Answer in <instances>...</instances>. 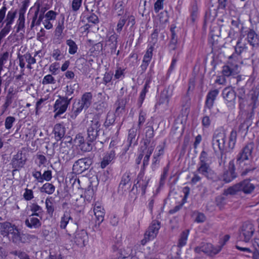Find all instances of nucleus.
Here are the masks:
<instances>
[{"label": "nucleus", "mask_w": 259, "mask_h": 259, "mask_svg": "<svg viewBox=\"0 0 259 259\" xmlns=\"http://www.w3.org/2000/svg\"><path fill=\"white\" fill-rule=\"evenodd\" d=\"M145 170V169H144L143 167H142L137 177V184H139L138 187L141 189L142 195L143 196L146 193V190L150 181L149 178L147 179L146 177L145 179H144Z\"/></svg>", "instance_id": "16"}, {"label": "nucleus", "mask_w": 259, "mask_h": 259, "mask_svg": "<svg viewBox=\"0 0 259 259\" xmlns=\"http://www.w3.org/2000/svg\"><path fill=\"white\" fill-rule=\"evenodd\" d=\"M13 98L14 95H10V93L7 94L6 98L5 103L3 105V108L4 109V110H6L7 108L12 104Z\"/></svg>", "instance_id": "56"}, {"label": "nucleus", "mask_w": 259, "mask_h": 259, "mask_svg": "<svg viewBox=\"0 0 259 259\" xmlns=\"http://www.w3.org/2000/svg\"><path fill=\"white\" fill-rule=\"evenodd\" d=\"M13 225V224L7 221L0 223V234L4 237H7Z\"/></svg>", "instance_id": "31"}, {"label": "nucleus", "mask_w": 259, "mask_h": 259, "mask_svg": "<svg viewBox=\"0 0 259 259\" xmlns=\"http://www.w3.org/2000/svg\"><path fill=\"white\" fill-rule=\"evenodd\" d=\"M222 96L225 104L231 108L235 107L236 93L231 87H226L223 90Z\"/></svg>", "instance_id": "10"}, {"label": "nucleus", "mask_w": 259, "mask_h": 259, "mask_svg": "<svg viewBox=\"0 0 259 259\" xmlns=\"http://www.w3.org/2000/svg\"><path fill=\"white\" fill-rule=\"evenodd\" d=\"M66 45L69 47L68 52L71 55H73L77 52L78 47L75 41L71 39L66 40Z\"/></svg>", "instance_id": "39"}, {"label": "nucleus", "mask_w": 259, "mask_h": 259, "mask_svg": "<svg viewBox=\"0 0 259 259\" xmlns=\"http://www.w3.org/2000/svg\"><path fill=\"white\" fill-rule=\"evenodd\" d=\"M94 142H89L88 138H86V141L81 145V149L83 151H90L93 149V143Z\"/></svg>", "instance_id": "49"}, {"label": "nucleus", "mask_w": 259, "mask_h": 259, "mask_svg": "<svg viewBox=\"0 0 259 259\" xmlns=\"http://www.w3.org/2000/svg\"><path fill=\"white\" fill-rule=\"evenodd\" d=\"M17 13V11L16 10H12L8 12L6 18L5 20V22L6 23V24L11 26L14 22Z\"/></svg>", "instance_id": "37"}, {"label": "nucleus", "mask_w": 259, "mask_h": 259, "mask_svg": "<svg viewBox=\"0 0 259 259\" xmlns=\"http://www.w3.org/2000/svg\"><path fill=\"white\" fill-rule=\"evenodd\" d=\"M46 206L48 213L52 216L54 211V207L53 203L48 198L46 200Z\"/></svg>", "instance_id": "52"}, {"label": "nucleus", "mask_w": 259, "mask_h": 259, "mask_svg": "<svg viewBox=\"0 0 259 259\" xmlns=\"http://www.w3.org/2000/svg\"><path fill=\"white\" fill-rule=\"evenodd\" d=\"M116 158V153L114 149L107 151L100 162V167L102 168H105L109 164L113 162V160Z\"/></svg>", "instance_id": "15"}, {"label": "nucleus", "mask_w": 259, "mask_h": 259, "mask_svg": "<svg viewBox=\"0 0 259 259\" xmlns=\"http://www.w3.org/2000/svg\"><path fill=\"white\" fill-rule=\"evenodd\" d=\"M133 255V249L131 247H126L121 250L119 256H121L122 259L127 258Z\"/></svg>", "instance_id": "46"}, {"label": "nucleus", "mask_w": 259, "mask_h": 259, "mask_svg": "<svg viewBox=\"0 0 259 259\" xmlns=\"http://www.w3.org/2000/svg\"><path fill=\"white\" fill-rule=\"evenodd\" d=\"M153 48H154L153 46H151L147 49L145 54L144 56L143 60L144 62L150 63L153 55Z\"/></svg>", "instance_id": "50"}, {"label": "nucleus", "mask_w": 259, "mask_h": 259, "mask_svg": "<svg viewBox=\"0 0 259 259\" xmlns=\"http://www.w3.org/2000/svg\"><path fill=\"white\" fill-rule=\"evenodd\" d=\"M127 20V19L126 18V17L125 16L120 18V19L118 21L117 24V28L116 29V30L117 33H120L121 31L122 30L123 27L125 25Z\"/></svg>", "instance_id": "48"}, {"label": "nucleus", "mask_w": 259, "mask_h": 259, "mask_svg": "<svg viewBox=\"0 0 259 259\" xmlns=\"http://www.w3.org/2000/svg\"><path fill=\"white\" fill-rule=\"evenodd\" d=\"M246 35L247 41L252 47H255L258 45V36L253 29H249L247 31Z\"/></svg>", "instance_id": "25"}, {"label": "nucleus", "mask_w": 259, "mask_h": 259, "mask_svg": "<svg viewBox=\"0 0 259 259\" xmlns=\"http://www.w3.org/2000/svg\"><path fill=\"white\" fill-rule=\"evenodd\" d=\"M15 121V118L13 116H8L5 120V127L7 130L11 128L13 123Z\"/></svg>", "instance_id": "55"}, {"label": "nucleus", "mask_w": 259, "mask_h": 259, "mask_svg": "<svg viewBox=\"0 0 259 259\" xmlns=\"http://www.w3.org/2000/svg\"><path fill=\"white\" fill-rule=\"evenodd\" d=\"M189 230H185L182 232L180 235V238L179 239L178 246L179 247H182L185 246L186 244L187 240L188 239V236L189 235Z\"/></svg>", "instance_id": "38"}, {"label": "nucleus", "mask_w": 259, "mask_h": 259, "mask_svg": "<svg viewBox=\"0 0 259 259\" xmlns=\"http://www.w3.org/2000/svg\"><path fill=\"white\" fill-rule=\"evenodd\" d=\"M74 242L80 246H84L85 239L87 238V233L84 230L76 231L74 234Z\"/></svg>", "instance_id": "22"}, {"label": "nucleus", "mask_w": 259, "mask_h": 259, "mask_svg": "<svg viewBox=\"0 0 259 259\" xmlns=\"http://www.w3.org/2000/svg\"><path fill=\"white\" fill-rule=\"evenodd\" d=\"M255 231L253 225L249 222L244 223L240 228V238L242 241L248 242L251 239Z\"/></svg>", "instance_id": "7"}, {"label": "nucleus", "mask_w": 259, "mask_h": 259, "mask_svg": "<svg viewBox=\"0 0 259 259\" xmlns=\"http://www.w3.org/2000/svg\"><path fill=\"white\" fill-rule=\"evenodd\" d=\"M94 214L96 217L97 220L98 221V225H100L104 220L105 212L104 211L94 212Z\"/></svg>", "instance_id": "63"}, {"label": "nucleus", "mask_w": 259, "mask_h": 259, "mask_svg": "<svg viewBox=\"0 0 259 259\" xmlns=\"http://www.w3.org/2000/svg\"><path fill=\"white\" fill-rule=\"evenodd\" d=\"M190 11V16L187 19V23L189 26H193L198 17V8L196 3L191 6Z\"/></svg>", "instance_id": "29"}, {"label": "nucleus", "mask_w": 259, "mask_h": 259, "mask_svg": "<svg viewBox=\"0 0 259 259\" xmlns=\"http://www.w3.org/2000/svg\"><path fill=\"white\" fill-rule=\"evenodd\" d=\"M237 133L235 130H232L229 136V142L228 144V149L229 151L232 150L235 146Z\"/></svg>", "instance_id": "34"}, {"label": "nucleus", "mask_w": 259, "mask_h": 259, "mask_svg": "<svg viewBox=\"0 0 259 259\" xmlns=\"http://www.w3.org/2000/svg\"><path fill=\"white\" fill-rule=\"evenodd\" d=\"M38 54V52H36L34 55V57H33L31 56L30 53H26L24 55V58L25 59L26 61L28 64H34L36 63V60L34 57Z\"/></svg>", "instance_id": "57"}, {"label": "nucleus", "mask_w": 259, "mask_h": 259, "mask_svg": "<svg viewBox=\"0 0 259 259\" xmlns=\"http://www.w3.org/2000/svg\"><path fill=\"white\" fill-rule=\"evenodd\" d=\"M146 113L142 111L140 112L138 125L139 129L141 128V126L145 122L146 120Z\"/></svg>", "instance_id": "62"}, {"label": "nucleus", "mask_w": 259, "mask_h": 259, "mask_svg": "<svg viewBox=\"0 0 259 259\" xmlns=\"http://www.w3.org/2000/svg\"><path fill=\"white\" fill-rule=\"evenodd\" d=\"M78 89L79 84L78 83L67 85L66 87L65 96L64 97L69 98V97L71 96L74 94V91Z\"/></svg>", "instance_id": "36"}, {"label": "nucleus", "mask_w": 259, "mask_h": 259, "mask_svg": "<svg viewBox=\"0 0 259 259\" xmlns=\"http://www.w3.org/2000/svg\"><path fill=\"white\" fill-rule=\"evenodd\" d=\"M153 73V70H152V67L151 66L149 71L147 74L148 76L144 85V88L140 93V96L137 102V105H138L139 107H141L145 98L146 95L148 91V89L150 88L149 84L151 81V76Z\"/></svg>", "instance_id": "14"}, {"label": "nucleus", "mask_w": 259, "mask_h": 259, "mask_svg": "<svg viewBox=\"0 0 259 259\" xmlns=\"http://www.w3.org/2000/svg\"><path fill=\"white\" fill-rule=\"evenodd\" d=\"M101 124L98 117H95L91 121L87 128V138H88L89 142H95L99 136Z\"/></svg>", "instance_id": "5"}, {"label": "nucleus", "mask_w": 259, "mask_h": 259, "mask_svg": "<svg viewBox=\"0 0 259 259\" xmlns=\"http://www.w3.org/2000/svg\"><path fill=\"white\" fill-rule=\"evenodd\" d=\"M235 166L234 164V160H232L230 161L228 169L224 170L222 178L223 181L226 183L232 182L233 180L236 179L238 175L235 172Z\"/></svg>", "instance_id": "12"}, {"label": "nucleus", "mask_w": 259, "mask_h": 259, "mask_svg": "<svg viewBox=\"0 0 259 259\" xmlns=\"http://www.w3.org/2000/svg\"><path fill=\"white\" fill-rule=\"evenodd\" d=\"M115 120V116L112 113H108L106 119L104 123V126L108 128L110 125L113 124Z\"/></svg>", "instance_id": "43"}, {"label": "nucleus", "mask_w": 259, "mask_h": 259, "mask_svg": "<svg viewBox=\"0 0 259 259\" xmlns=\"http://www.w3.org/2000/svg\"><path fill=\"white\" fill-rule=\"evenodd\" d=\"M55 189V187L52 184L47 183L41 187L40 190L41 192L52 194L54 193Z\"/></svg>", "instance_id": "41"}, {"label": "nucleus", "mask_w": 259, "mask_h": 259, "mask_svg": "<svg viewBox=\"0 0 259 259\" xmlns=\"http://www.w3.org/2000/svg\"><path fill=\"white\" fill-rule=\"evenodd\" d=\"M47 10H48V8L47 7H40L39 4L37 5L36 10L35 11L34 15L33 16L31 24L30 25L31 29H32L34 27V26H35V22L37 18L39 13L44 14Z\"/></svg>", "instance_id": "35"}, {"label": "nucleus", "mask_w": 259, "mask_h": 259, "mask_svg": "<svg viewBox=\"0 0 259 259\" xmlns=\"http://www.w3.org/2000/svg\"><path fill=\"white\" fill-rule=\"evenodd\" d=\"M92 163V158L90 157L79 159L74 162L73 165V172L77 175L81 174L88 170Z\"/></svg>", "instance_id": "6"}, {"label": "nucleus", "mask_w": 259, "mask_h": 259, "mask_svg": "<svg viewBox=\"0 0 259 259\" xmlns=\"http://www.w3.org/2000/svg\"><path fill=\"white\" fill-rule=\"evenodd\" d=\"M93 11V10H92L90 15L88 16L87 19L89 22L94 24H97L99 23V18L96 14L92 13Z\"/></svg>", "instance_id": "53"}, {"label": "nucleus", "mask_w": 259, "mask_h": 259, "mask_svg": "<svg viewBox=\"0 0 259 259\" xmlns=\"http://www.w3.org/2000/svg\"><path fill=\"white\" fill-rule=\"evenodd\" d=\"M94 195L93 187L91 185H89L87 189L85 190L84 193V199L86 200L88 202H91Z\"/></svg>", "instance_id": "42"}, {"label": "nucleus", "mask_w": 259, "mask_h": 259, "mask_svg": "<svg viewBox=\"0 0 259 259\" xmlns=\"http://www.w3.org/2000/svg\"><path fill=\"white\" fill-rule=\"evenodd\" d=\"M64 28V21L59 22L57 26L56 27L55 31V35L57 36H60L62 33L63 30Z\"/></svg>", "instance_id": "59"}, {"label": "nucleus", "mask_w": 259, "mask_h": 259, "mask_svg": "<svg viewBox=\"0 0 259 259\" xmlns=\"http://www.w3.org/2000/svg\"><path fill=\"white\" fill-rule=\"evenodd\" d=\"M131 175L130 171H126L123 174L118 188L117 191L118 193L123 194L126 191L125 186L131 182Z\"/></svg>", "instance_id": "20"}, {"label": "nucleus", "mask_w": 259, "mask_h": 259, "mask_svg": "<svg viewBox=\"0 0 259 259\" xmlns=\"http://www.w3.org/2000/svg\"><path fill=\"white\" fill-rule=\"evenodd\" d=\"M190 189L189 187L186 186L183 188V192L184 193V196L182 200V201L180 204L182 205L183 206V205L186 202L187 199L190 194Z\"/></svg>", "instance_id": "60"}, {"label": "nucleus", "mask_w": 259, "mask_h": 259, "mask_svg": "<svg viewBox=\"0 0 259 259\" xmlns=\"http://www.w3.org/2000/svg\"><path fill=\"white\" fill-rule=\"evenodd\" d=\"M226 141V134L224 130H217L212 137V146L215 153H217V150L220 153V159L219 165L224 166L226 163V153L229 151H228V147H225Z\"/></svg>", "instance_id": "2"}, {"label": "nucleus", "mask_w": 259, "mask_h": 259, "mask_svg": "<svg viewBox=\"0 0 259 259\" xmlns=\"http://www.w3.org/2000/svg\"><path fill=\"white\" fill-rule=\"evenodd\" d=\"M137 128L133 126L129 130L127 142L129 146L134 147L138 144L139 137H137Z\"/></svg>", "instance_id": "26"}, {"label": "nucleus", "mask_w": 259, "mask_h": 259, "mask_svg": "<svg viewBox=\"0 0 259 259\" xmlns=\"http://www.w3.org/2000/svg\"><path fill=\"white\" fill-rule=\"evenodd\" d=\"M242 37L238 38L236 45L234 47L235 52L229 57L230 59L235 58L236 56H240L242 53L247 52L248 47L246 44L242 42Z\"/></svg>", "instance_id": "18"}, {"label": "nucleus", "mask_w": 259, "mask_h": 259, "mask_svg": "<svg viewBox=\"0 0 259 259\" xmlns=\"http://www.w3.org/2000/svg\"><path fill=\"white\" fill-rule=\"evenodd\" d=\"M25 236V235L21 232V229L14 224L7 238L15 244H19L26 242L24 239Z\"/></svg>", "instance_id": "9"}, {"label": "nucleus", "mask_w": 259, "mask_h": 259, "mask_svg": "<svg viewBox=\"0 0 259 259\" xmlns=\"http://www.w3.org/2000/svg\"><path fill=\"white\" fill-rule=\"evenodd\" d=\"M113 76L112 71L106 72L103 78V83L107 85V84L111 82Z\"/></svg>", "instance_id": "51"}, {"label": "nucleus", "mask_w": 259, "mask_h": 259, "mask_svg": "<svg viewBox=\"0 0 259 259\" xmlns=\"http://www.w3.org/2000/svg\"><path fill=\"white\" fill-rule=\"evenodd\" d=\"M11 26L6 24L5 27L0 31V44L1 43L2 39L6 36L10 31Z\"/></svg>", "instance_id": "54"}, {"label": "nucleus", "mask_w": 259, "mask_h": 259, "mask_svg": "<svg viewBox=\"0 0 259 259\" xmlns=\"http://www.w3.org/2000/svg\"><path fill=\"white\" fill-rule=\"evenodd\" d=\"M73 219L71 217L69 211H65L61 218L60 222V227L62 229H65L69 223V221H72Z\"/></svg>", "instance_id": "33"}, {"label": "nucleus", "mask_w": 259, "mask_h": 259, "mask_svg": "<svg viewBox=\"0 0 259 259\" xmlns=\"http://www.w3.org/2000/svg\"><path fill=\"white\" fill-rule=\"evenodd\" d=\"M202 252L208 254H215L218 253V250L213 251L212 250V245L210 243H203L201 244Z\"/></svg>", "instance_id": "40"}, {"label": "nucleus", "mask_w": 259, "mask_h": 259, "mask_svg": "<svg viewBox=\"0 0 259 259\" xmlns=\"http://www.w3.org/2000/svg\"><path fill=\"white\" fill-rule=\"evenodd\" d=\"M246 84V83H244L241 87H238L237 89V98L238 99L239 108L240 109H243L245 106L244 102L246 95L244 87Z\"/></svg>", "instance_id": "27"}, {"label": "nucleus", "mask_w": 259, "mask_h": 259, "mask_svg": "<svg viewBox=\"0 0 259 259\" xmlns=\"http://www.w3.org/2000/svg\"><path fill=\"white\" fill-rule=\"evenodd\" d=\"M219 91L218 89L210 91L207 94L204 104V108L211 110L214 103V101L219 94Z\"/></svg>", "instance_id": "17"}, {"label": "nucleus", "mask_w": 259, "mask_h": 259, "mask_svg": "<svg viewBox=\"0 0 259 259\" xmlns=\"http://www.w3.org/2000/svg\"><path fill=\"white\" fill-rule=\"evenodd\" d=\"M26 226L29 228H38L41 226L40 220L33 216H29L25 221Z\"/></svg>", "instance_id": "30"}, {"label": "nucleus", "mask_w": 259, "mask_h": 259, "mask_svg": "<svg viewBox=\"0 0 259 259\" xmlns=\"http://www.w3.org/2000/svg\"><path fill=\"white\" fill-rule=\"evenodd\" d=\"M58 97V99L55 101V104L54 105V112H55L54 115L55 118H56L67 110L73 98L72 96L70 98L61 96H59Z\"/></svg>", "instance_id": "4"}, {"label": "nucleus", "mask_w": 259, "mask_h": 259, "mask_svg": "<svg viewBox=\"0 0 259 259\" xmlns=\"http://www.w3.org/2000/svg\"><path fill=\"white\" fill-rule=\"evenodd\" d=\"M26 161L27 158L25 154L21 151H18L16 155H14L11 162V164L13 168L12 170L13 175L14 174L15 171H19L23 168Z\"/></svg>", "instance_id": "8"}, {"label": "nucleus", "mask_w": 259, "mask_h": 259, "mask_svg": "<svg viewBox=\"0 0 259 259\" xmlns=\"http://www.w3.org/2000/svg\"><path fill=\"white\" fill-rule=\"evenodd\" d=\"M199 162L198 164H208L209 157L208 153L204 150L201 151L199 156Z\"/></svg>", "instance_id": "44"}, {"label": "nucleus", "mask_w": 259, "mask_h": 259, "mask_svg": "<svg viewBox=\"0 0 259 259\" xmlns=\"http://www.w3.org/2000/svg\"><path fill=\"white\" fill-rule=\"evenodd\" d=\"M253 148L254 144L252 142L248 143L236 155V164L237 170L239 171L241 176L251 173L256 169L254 164L248 161L252 157Z\"/></svg>", "instance_id": "1"}, {"label": "nucleus", "mask_w": 259, "mask_h": 259, "mask_svg": "<svg viewBox=\"0 0 259 259\" xmlns=\"http://www.w3.org/2000/svg\"><path fill=\"white\" fill-rule=\"evenodd\" d=\"M83 109L84 108L82 107L80 102L77 101H74L72 104L71 110L69 113L70 118L72 119H75Z\"/></svg>", "instance_id": "24"}, {"label": "nucleus", "mask_w": 259, "mask_h": 259, "mask_svg": "<svg viewBox=\"0 0 259 259\" xmlns=\"http://www.w3.org/2000/svg\"><path fill=\"white\" fill-rule=\"evenodd\" d=\"M124 69H122L121 67L118 68L114 74V77L117 79H122L124 77Z\"/></svg>", "instance_id": "58"}, {"label": "nucleus", "mask_w": 259, "mask_h": 259, "mask_svg": "<svg viewBox=\"0 0 259 259\" xmlns=\"http://www.w3.org/2000/svg\"><path fill=\"white\" fill-rule=\"evenodd\" d=\"M207 179L215 181L218 179L217 174L211 168L209 164H198L196 171Z\"/></svg>", "instance_id": "11"}, {"label": "nucleus", "mask_w": 259, "mask_h": 259, "mask_svg": "<svg viewBox=\"0 0 259 259\" xmlns=\"http://www.w3.org/2000/svg\"><path fill=\"white\" fill-rule=\"evenodd\" d=\"M254 188V185L251 183L249 180H245L225 190L223 195L226 196L228 195H233L236 194L239 191H242L245 194H249L253 191Z\"/></svg>", "instance_id": "3"}, {"label": "nucleus", "mask_w": 259, "mask_h": 259, "mask_svg": "<svg viewBox=\"0 0 259 259\" xmlns=\"http://www.w3.org/2000/svg\"><path fill=\"white\" fill-rule=\"evenodd\" d=\"M56 82V81L55 78L51 74H48L45 76L41 81V83L43 85L55 84Z\"/></svg>", "instance_id": "47"}, {"label": "nucleus", "mask_w": 259, "mask_h": 259, "mask_svg": "<svg viewBox=\"0 0 259 259\" xmlns=\"http://www.w3.org/2000/svg\"><path fill=\"white\" fill-rule=\"evenodd\" d=\"M226 198L222 195L217 196L215 200L216 205L220 208L222 207L226 204Z\"/></svg>", "instance_id": "61"}, {"label": "nucleus", "mask_w": 259, "mask_h": 259, "mask_svg": "<svg viewBox=\"0 0 259 259\" xmlns=\"http://www.w3.org/2000/svg\"><path fill=\"white\" fill-rule=\"evenodd\" d=\"M119 35L118 34L115 32H113V33L108 38L107 41L109 42V45L110 46L111 54L115 53L117 47V39Z\"/></svg>", "instance_id": "32"}, {"label": "nucleus", "mask_w": 259, "mask_h": 259, "mask_svg": "<svg viewBox=\"0 0 259 259\" xmlns=\"http://www.w3.org/2000/svg\"><path fill=\"white\" fill-rule=\"evenodd\" d=\"M170 96L167 90L163 91L160 96L158 102L156 104L155 107L160 108V106H163V108L166 109L168 106Z\"/></svg>", "instance_id": "21"}, {"label": "nucleus", "mask_w": 259, "mask_h": 259, "mask_svg": "<svg viewBox=\"0 0 259 259\" xmlns=\"http://www.w3.org/2000/svg\"><path fill=\"white\" fill-rule=\"evenodd\" d=\"M160 228V222L157 220H153L145 233L146 235L149 236V238H152L153 239L157 236Z\"/></svg>", "instance_id": "19"}, {"label": "nucleus", "mask_w": 259, "mask_h": 259, "mask_svg": "<svg viewBox=\"0 0 259 259\" xmlns=\"http://www.w3.org/2000/svg\"><path fill=\"white\" fill-rule=\"evenodd\" d=\"M107 107V104L106 102H102L98 104L96 107V110L99 112V113L105 111Z\"/></svg>", "instance_id": "64"}, {"label": "nucleus", "mask_w": 259, "mask_h": 259, "mask_svg": "<svg viewBox=\"0 0 259 259\" xmlns=\"http://www.w3.org/2000/svg\"><path fill=\"white\" fill-rule=\"evenodd\" d=\"M93 99V95L91 92H86L84 93L81 97V99L78 100V102L82 105L85 110H87L91 105Z\"/></svg>", "instance_id": "28"}, {"label": "nucleus", "mask_w": 259, "mask_h": 259, "mask_svg": "<svg viewBox=\"0 0 259 259\" xmlns=\"http://www.w3.org/2000/svg\"><path fill=\"white\" fill-rule=\"evenodd\" d=\"M53 133L55 135V139L59 141L64 137L66 133V128L63 124L57 123L54 125Z\"/></svg>", "instance_id": "23"}, {"label": "nucleus", "mask_w": 259, "mask_h": 259, "mask_svg": "<svg viewBox=\"0 0 259 259\" xmlns=\"http://www.w3.org/2000/svg\"><path fill=\"white\" fill-rule=\"evenodd\" d=\"M239 72V66L237 64L229 63L222 67V74L224 77L234 76Z\"/></svg>", "instance_id": "13"}, {"label": "nucleus", "mask_w": 259, "mask_h": 259, "mask_svg": "<svg viewBox=\"0 0 259 259\" xmlns=\"http://www.w3.org/2000/svg\"><path fill=\"white\" fill-rule=\"evenodd\" d=\"M25 16L24 14H19V18L17 20L16 32H19L24 27Z\"/></svg>", "instance_id": "45"}]
</instances>
